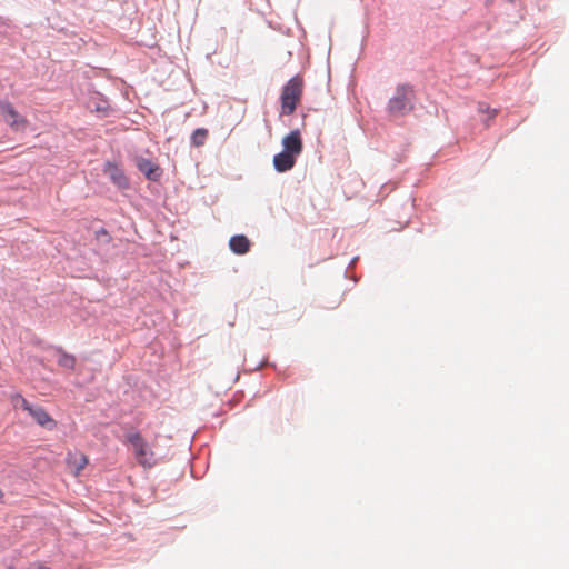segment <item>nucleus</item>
<instances>
[{"mask_svg": "<svg viewBox=\"0 0 569 569\" xmlns=\"http://www.w3.org/2000/svg\"><path fill=\"white\" fill-rule=\"evenodd\" d=\"M104 172L110 177L111 181L119 188L124 189L129 182L123 171L114 163L107 162L104 166Z\"/></svg>", "mask_w": 569, "mask_h": 569, "instance_id": "obj_7", "label": "nucleus"}, {"mask_svg": "<svg viewBox=\"0 0 569 569\" xmlns=\"http://www.w3.org/2000/svg\"><path fill=\"white\" fill-rule=\"evenodd\" d=\"M93 110L96 112H100L102 113L103 116H107L108 114V111H109V106L106 101H103L101 104L100 103H97L93 108Z\"/></svg>", "mask_w": 569, "mask_h": 569, "instance_id": "obj_16", "label": "nucleus"}, {"mask_svg": "<svg viewBox=\"0 0 569 569\" xmlns=\"http://www.w3.org/2000/svg\"><path fill=\"white\" fill-rule=\"evenodd\" d=\"M0 113L4 122L16 131H22L28 126V120L9 101H0Z\"/></svg>", "mask_w": 569, "mask_h": 569, "instance_id": "obj_4", "label": "nucleus"}, {"mask_svg": "<svg viewBox=\"0 0 569 569\" xmlns=\"http://www.w3.org/2000/svg\"><path fill=\"white\" fill-rule=\"evenodd\" d=\"M3 496L4 495H3L2 490L0 489V501L3 499Z\"/></svg>", "mask_w": 569, "mask_h": 569, "instance_id": "obj_17", "label": "nucleus"}, {"mask_svg": "<svg viewBox=\"0 0 569 569\" xmlns=\"http://www.w3.org/2000/svg\"><path fill=\"white\" fill-rule=\"evenodd\" d=\"M282 147L283 151L298 157L301 154L303 149V143L301 139V133L298 129L290 131L287 136L282 138Z\"/></svg>", "mask_w": 569, "mask_h": 569, "instance_id": "obj_5", "label": "nucleus"}, {"mask_svg": "<svg viewBox=\"0 0 569 569\" xmlns=\"http://www.w3.org/2000/svg\"><path fill=\"white\" fill-rule=\"evenodd\" d=\"M123 443L129 445L136 461L143 468H152L158 459L152 446L137 430H132L124 436Z\"/></svg>", "mask_w": 569, "mask_h": 569, "instance_id": "obj_1", "label": "nucleus"}, {"mask_svg": "<svg viewBox=\"0 0 569 569\" xmlns=\"http://www.w3.org/2000/svg\"><path fill=\"white\" fill-rule=\"evenodd\" d=\"M38 569H50V568H47V567H40V568H38Z\"/></svg>", "mask_w": 569, "mask_h": 569, "instance_id": "obj_18", "label": "nucleus"}, {"mask_svg": "<svg viewBox=\"0 0 569 569\" xmlns=\"http://www.w3.org/2000/svg\"><path fill=\"white\" fill-rule=\"evenodd\" d=\"M67 465L74 476H79L88 465V457L82 452H69Z\"/></svg>", "mask_w": 569, "mask_h": 569, "instance_id": "obj_8", "label": "nucleus"}, {"mask_svg": "<svg viewBox=\"0 0 569 569\" xmlns=\"http://www.w3.org/2000/svg\"><path fill=\"white\" fill-rule=\"evenodd\" d=\"M478 111L483 114V123L486 124V127L489 126V121L495 119L498 114V110L497 109H492L490 108L486 102H479L478 103Z\"/></svg>", "mask_w": 569, "mask_h": 569, "instance_id": "obj_13", "label": "nucleus"}, {"mask_svg": "<svg viewBox=\"0 0 569 569\" xmlns=\"http://www.w3.org/2000/svg\"><path fill=\"white\" fill-rule=\"evenodd\" d=\"M303 91V81L299 77L291 78L281 92V113L290 116L300 102Z\"/></svg>", "mask_w": 569, "mask_h": 569, "instance_id": "obj_2", "label": "nucleus"}, {"mask_svg": "<svg viewBox=\"0 0 569 569\" xmlns=\"http://www.w3.org/2000/svg\"><path fill=\"white\" fill-rule=\"evenodd\" d=\"M229 247L233 253L244 254L250 249V241L243 234L233 236L229 241Z\"/></svg>", "mask_w": 569, "mask_h": 569, "instance_id": "obj_11", "label": "nucleus"}, {"mask_svg": "<svg viewBox=\"0 0 569 569\" xmlns=\"http://www.w3.org/2000/svg\"><path fill=\"white\" fill-rule=\"evenodd\" d=\"M415 92L411 86L401 84L396 89L395 96L388 102V111L393 116H402L412 110Z\"/></svg>", "mask_w": 569, "mask_h": 569, "instance_id": "obj_3", "label": "nucleus"}, {"mask_svg": "<svg viewBox=\"0 0 569 569\" xmlns=\"http://www.w3.org/2000/svg\"><path fill=\"white\" fill-rule=\"evenodd\" d=\"M138 169L146 174L149 180L157 181L161 176V170L158 164L149 159H139Z\"/></svg>", "mask_w": 569, "mask_h": 569, "instance_id": "obj_10", "label": "nucleus"}, {"mask_svg": "<svg viewBox=\"0 0 569 569\" xmlns=\"http://www.w3.org/2000/svg\"><path fill=\"white\" fill-rule=\"evenodd\" d=\"M9 569H13L12 567H10Z\"/></svg>", "mask_w": 569, "mask_h": 569, "instance_id": "obj_19", "label": "nucleus"}, {"mask_svg": "<svg viewBox=\"0 0 569 569\" xmlns=\"http://www.w3.org/2000/svg\"><path fill=\"white\" fill-rule=\"evenodd\" d=\"M11 403L13 408L16 409H22L28 412V410L31 408V403L23 398L20 393H16L11 396Z\"/></svg>", "mask_w": 569, "mask_h": 569, "instance_id": "obj_15", "label": "nucleus"}, {"mask_svg": "<svg viewBox=\"0 0 569 569\" xmlns=\"http://www.w3.org/2000/svg\"><path fill=\"white\" fill-rule=\"evenodd\" d=\"M28 413L41 427L53 430L57 427V421L40 406H31Z\"/></svg>", "mask_w": 569, "mask_h": 569, "instance_id": "obj_6", "label": "nucleus"}, {"mask_svg": "<svg viewBox=\"0 0 569 569\" xmlns=\"http://www.w3.org/2000/svg\"><path fill=\"white\" fill-rule=\"evenodd\" d=\"M58 365L62 368L73 370L77 363V359L73 355L66 352L63 349L58 348Z\"/></svg>", "mask_w": 569, "mask_h": 569, "instance_id": "obj_12", "label": "nucleus"}, {"mask_svg": "<svg viewBox=\"0 0 569 569\" xmlns=\"http://www.w3.org/2000/svg\"><path fill=\"white\" fill-rule=\"evenodd\" d=\"M296 158L297 157H295L286 151H281L280 153H278L273 157L274 169L278 172L289 171L290 169L293 168V166L296 163Z\"/></svg>", "mask_w": 569, "mask_h": 569, "instance_id": "obj_9", "label": "nucleus"}, {"mask_svg": "<svg viewBox=\"0 0 569 569\" xmlns=\"http://www.w3.org/2000/svg\"><path fill=\"white\" fill-rule=\"evenodd\" d=\"M208 130L204 128L196 129L191 136V143L194 147H201L204 144L207 138H208Z\"/></svg>", "mask_w": 569, "mask_h": 569, "instance_id": "obj_14", "label": "nucleus"}]
</instances>
